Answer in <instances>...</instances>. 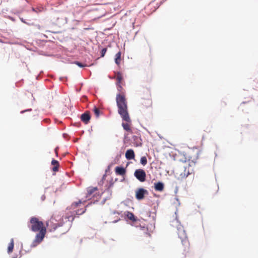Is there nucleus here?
Masks as SVG:
<instances>
[{
    "label": "nucleus",
    "mask_w": 258,
    "mask_h": 258,
    "mask_svg": "<svg viewBox=\"0 0 258 258\" xmlns=\"http://www.w3.org/2000/svg\"><path fill=\"white\" fill-rule=\"evenodd\" d=\"M86 210V209L75 210L71 215L65 217L63 216L61 218L58 215L53 214L46 223L47 227L51 232L54 231L59 227H63V229L61 232L64 233L69 230L71 226L72 223L75 219V216L83 214Z\"/></svg>",
    "instance_id": "obj_1"
},
{
    "label": "nucleus",
    "mask_w": 258,
    "mask_h": 258,
    "mask_svg": "<svg viewBox=\"0 0 258 258\" xmlns=\"http://www.w3.org/2000/svg\"><path fill=\"white\" fill-rule=\"evenodd\" d=\"M30 229L33 232H39L35 236L31 246L35 247L40 244L43 240L46 233V227L43 223L36 217H32L29 225Z\"/></svg>",
    "instance_id": "obj_2"
},
{
    "label": "nucleus",
    "mask_w": 258,
    "mask_h": 258,
    "mask_svg": "<svg viewBox=\"0 0 258 258\" xmlns=\"http://www.w3.org/2000/svg\"><path fill=\"white\" fill-rule=\"evenodd\" d=\"M116 104L118 107V112L122 119L127 122L131 121V119L127 110V101L123 94H118L116 97Z\"/></svg>",
    "instance_id": "obj_3"
},
{
    "label": "nucleus",
    "mask_w": 258,
    "mask_h": 258,
    "mask_svg": "<svg viewBox=\"0 0 258 258\" xmlns=\"http://www.w3.org/2000/svg\"><path fill=\"white\" fill-rule=\"evenodd\" d=\"M171 225L177 229L176 232L178 237L180 239L182 244L184 246L183 250H187L189 247V242L187 239V235L183 226L176 219L172 221Z\"/></svg>",
    "instance_id": "obj_4"
},
{
    "label": "nucleus",
    "mask_w": 258,
    "mask_h": 258,
    "mask_svg": "<svg viewBox=\"0 0 258 258\" xmlns=\"http://www.w3.org/2000/svg\"><path fill=\"white\" fill-rule=\"evenodd\" d=\"M140 95L141 97V107L144 109L151 107L152 102L150 90L146 87L143 88L141 91Z\"/></svg>",
    "instance_id": "obj_5"
},
{
    "label": "nucleus",
    "mask_w": 258,
    "mask_h": 258,
    "mask_svg": "<svg viewBox=\"0 0 258 258\" xmlns=\"http://www.w3.org/2000/svg\"><path fill=\"white\" fill-rule=\"evenodd\" d=\"M193 169L189 164H185L180 167L178 172L176 173V177L178 180H182L193 173Z\"/></svg>",
    "instance_id": "obj_6"
},
{
    "label": "nucleus",
    "mask_w": 258,
    "mask_h": 258,
    "mask_svg": "<svg viewBox=\"0 0 258 258\" xmlns=\"http://www.w3.org/2000/svg\"><path fill=\"white\" fill-rule=\"evenodd\" d=\"M134 176L141 182H144L146 180V174L143 169H137L135 171Z\"/></svg>",
    "instance_id": "obj_7"
},
{
    "label": "nucleus",
    "mask_w": 258,
    "mask_h": 258,
    "mask_svg": "<svg viewBox=\"0 0 258 258\" xmlns=\"http://www.w3.org/2000/svg\"><path fill=\"white\" fill-rule=\"evenodd\" d=\"M148 194V191L143 188L138 189L136 191V198L138 200H141L144 198L145 195Z\"/></svg>",
    "instance_id": "obj_8"
},
{
    "label": "nucleus",
    "mask_w": 258,
    "mask_h": 258,
    "mask_svg": "<svg viewBox=\"0 0 258 258\" xmlns=\"http://www.w3.org/2000/svg\"><path fill=\"white\" fill-rule=\"evenodd\" d=\"M98 189L96 187H89L87 189V198H90L91 197H94L97 193Z\"/></svg>",
    "instance_id": "obj_9"
},
{
    "label": "nucleus",
    "mask_w": 258,
    "mask_h": 258,
    "mask_svg": "<svg viewBox=\"0 0 258 258\" xmlns=\"http://www.w3.org/2000/svg\"><path fill=\"white\" fill-rule=\"evenodd\" d=\"M90 118L91 116L89 112H85L81 116V120L85 124H87L89 122Z\"/></svg>",
    "instance_id": "obj_10"
},
{
    "label": "nucleus",
    "mask_w": 258,
    "mask_h": 258,
    "mask_svg": "<svg viewBox=\"0 0 258 258\" xmlns=\"http://www.w3.org/2000/svg\"><path fill=\"white\" fill-rule=\"evenodd\" d=\"M125 158L127 160H132L135 158V155L134 153V151L132 149L127 150L126 151L125 154Z\"/></svg>",
    "instance_id": "obj_11"
},
{
    "label": "nucleus",
    "mask_w": 258,
    "mask_h": 258,
    "mask_svg": "<svg viewBox=\"0 0 258 258\" xmlns=\"http://www.w3.org/2000/svg\"><path fill=\"white\" fill-rule=\"evenodd\" d=\"M155 189L156 191H162L164 189V184L161 182H158L154 183Z\"/></svg>",
    "instance_id": "obj_12"
},
{
    "label": "nucleus",
    "mask_w": 258,
    "mask_h": 258,
    "mask_svg": "<svg viewBox=\"0 0 258 258\" xmlns=\"http://www.w3.org/2000/svg\"><path fill=\"white\" fill-rule=\"evenodd\" d=\"M115 173L117 175H123L125 174V170L122 167L117 166L115 169Z\"/></svg>",
    "instance_id": "obj_13"
},
{
    "label": "nucleus",
    "mask_w": 258,
    "mask_h": 258,
    "mask_svg": "<svg viewBox=\"0 0 258 258\" xmlns=\"http://www.w3.org/2000/svg\"><path fill=\"white\" fill-rule=\"evenodd\" d=\"M51 165L53 166V167L52 168L53 171L56 172L58 170L59 164L57 160L53 159L51 161Z\"/></svg>",
    "instance_id": "obj_14"
},
{
    "label": "nucleus",
    "mask_w": 258,
    "mask_h": 258,
    "mask_svg": "<svg viewBox=\"0 0 258 258\" xmlns=\"http://www.w3.org/2000/svg\"><path fill=\"white\" fill-rule=\"evenodd\" d=\"M14 246V240L13 238H12L11 239V241L10 243L9 244L8 247V252L9 253H10L12 252Z\"/></svg>",
    "instance_id": "obj_15"
},
{
    "label": "nucleus",
    "mask_w": 258,
    "mask_h": 258,
    "mask_svg": "<svg viewBox=\"0 0 258 258\" xmlns=\"http://www.w3.org/2000/svg\"><path fill=\"white\" fill-rule=\"evenodd\" d=\"M126 216L128 219L133 222H136L137 220L134 214L130 212H127L126 213Z\"/></svg>",
    "instance_id": "obj_16"
},
{
    "label": "nucleus",
    "mask_w": 258,
    "mask_h": 258,
    "mask_svg": "<svg viewBox=\"0 0 258 258\" xmlns=\"http://www.w3.org/2000/svg\"><path fill=\"white\" fill-rule=\"evenodd\" d=\"M121 61V52L119 51L115 55V62L117 64H119Z\"/></svg>",
    "instance_id": "obj_17"
},
{
    "label": "nucleus",
    "mask_w": 258,
    "mask_h": 258,
    "mask_svg": "<svg viewBox=\"0 0 258 258\" xmlns=\"http://www.w3.org/2000/svg\"><path fill=\"white\" fill-rule=\"evenodd\" d=\"M122 126L124 130L125 131L128 132H132V130L130 127V125L128 123H122Z\"/></svg>",
    "instance_id": "obj_18"
},
{
    "label": "nucleus",
    "mask_w": 258,
    "mask_h": 258,
    "mask_svg": "<svg viewBox=\"0 0 258 258\" xmlns=\"http://www.w3.org/2000/svg\"><path fill=\"white\" fill-rule=\"evenodd\" d=\"M82 203L81 201H79L78 202H75L73 203L70 207V209H72L73 210L75 209L77 207L79 206L80 204Z\"/></svg>",
    "instance_id": "obj_19"
},
{
    "label": "nucleus",
    "mask_w": 258,
    "mask_h": 258,
    "mask_svg": "<svg viewBox=\"0 0 258 258\" xmlns=\"http://www.w3.org/2000/svg\"><path fill=\"white\" fill-rule=\"evenodd\" d=\"M93 111H94V114H95V116L97 117H98L99 116L100 114V111L99 109V108L96 107V106H95L94 107Z\"/></svg>",
    "instance_id": "obj_20"
},
{
    "label": "nucleus",
    "mask_w": 258,
    "mask_h": 258,
    "mask_svg": "<svg viewBox=\"0 0 258 258\" xmlns=\"http://www.w3.org/2000/svg\"><path fill=\"white\" fill-rule=\"evenodd\" d=\"M140 162L143 165H146L147 163V160L146 157L145 156L141 157Z\"/></svg>",
    "instance_id": "obj_21"
},
{
    "label": "nucleus",
    "mask_w": 258,
    "mask_h": 258,
    "mask_svg": "<svg viewBox=\"0 0 258 258\" xmlns=\"http://www.w3.org/2000/svg\"><path fill=\"white\" fill-rule=\"evenodd\" d=\"M116 79L117 80V84H120L121 80H122V76L120 73H118L117 74Z\"/></svg>",
    "instance_id": "obj_22"
},
{
    "label": "nucleus",
    "mask_w": 258,
    "mask_h": 258,
    "mask_svg": "<svg viewBox=\"0 0 258 258\" xmlns=\"http://www.w3.org/2000/svg\"><path fill=\"white\" fill-rule=\"evenodd\" d=\"M107 48H104L101 50V57H103L106 52Z\"/></svg>",
    "instance_id": "obj_23"
},
{
    "label": "nucleus",
    "mask_w": 258,
    "mask_h": 258,
    "mask_svg": "<svg viewBox=\"0 0 258 258\" xmlns=\"http://www.w3.org/2000/svg\"><path fill=\"white\" fill-rule=\"evenodd\" d=\"M76 64H77L80 67H83L85 66V65L82 64L81 62H80L79 61H76Z\"/></svg>",
    "instance_id": "obj_24"
},
{
    "label": "nucleus",
    "mask_w": 258,
    "mask_h": 258,
    "mask_svg": "<svg viewBox=\"0 0 258 258\" xmlns=\"http://www.w3.org/2000/svg\"><path fill=\"white\" fill-rule=\"evenodd\" d=\"M32 110V109H27V110H23L21 112V113H24L26 111H31Z\"/></svg>",
    "instance_id": "obj_25"
},
{
    "label": "nucleus",
    "mask_w": 258,
    "mask_h": 258,
    "mask_svg": "<svg viewBox=\"0 0 258 258\" xmlns=\"http://www.w3.org/2000/svg\"><path fill=\"white\" fill-rule=\"evenodd\" d=\"M117 85H118V90L120 91L122 89V87L120 85V84H117Z\"/></svg>",
    "instance_id": "obj_26"
},
{
    "label": "nucleus",
    "mask_w": 258,
    "mask_h": 258,
    "mask_svg": "<svg viewBox=\"0 0 258 258\" xmlns=\"http://www.w3.org/2000/svg\"><path fill=\"white\" fill-rule=\"evenodd\" d=\"M55 153H56V155H57V149H55Z\"/></svg>",
    "instance_id": "obj_27"
},
{
    "label": "nucleus",
    "mask_w": 258,
    "mask_h": 258,
    "mask_svg": "<svg viewBox=\"0 0 258 258\" xmlns=\"http://www.w3.org/2000/svg\"><path fill=\"white\" fill-rule=\"evenodd\" d=\"M117 221H118V220H115L114 221H113V222H116Z\"/></svg>",
    "instance_id": "obj_28"
}]
</instances>
